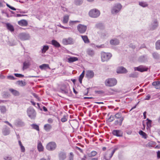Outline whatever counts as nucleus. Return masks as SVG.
<instances>
[{"label": "nucleus", "mask_w": 160, "mask_h": 160, "mask_svg": "<svg viewBox=\"0 0 160 160\" xmlns=\"http://www.w3.org/2000/svg\"><path fill=\"white\" fill-rule=\"evenodd\" d=\"M27 114L31 119H34L36 116V113L35 110L31 107H29L27 110Z\"/></svg>", "instance_id": "1"}, {"label": "nucleus", "mask_w": 160, "mask_h": 160, "mask_svg": "<svg viewBox=\"0 0 160 160\" xmlns=\"http://www.w3.org/2000/svg\"><path fill=\"white\" fill-rule=\"evenodd\" d=\"M101 60L102 62L108 61L112 57L110 53L102 52L101 53Z\"/></svg>", "instance_id": "2"}, {"label": "nucleus", "mask_w": 160, "mask_h": 160, "mask_svg": "<svg viewBox=\"0 0 160 160\" xmlns=\"http://www.w3.org/2000/svg\"><path fill=\"white\" fill-rule=\"evenodd\" d=\"M117 83V80L114 78H110L105 80V83L108 87H112L115 85Z\"/></svg>", "instance_id": "3"}, {"label": "nucleus", "mask_w": 160, "mask_h": 160, "mask_svg": "<svg viewBox=\"0 0 160 160\" xmlns=\"http://www.w3.org/2000/svg\"><path fill=\"white\" fill-rule=\"evenodd\" d=\"M122 6L120 4H115L112 8L111 13L112 14H116L121 10Z\"/></svg>", "instance_id": "4"}, {"label": "nucleus", "mask_w": 160, "mask_h": 160, "mask_svg": "<svg viewBox=\"0 0 160 160\" xmlns=\"http://www.w3.org/2000/svg\"><path fill=\"white\" fill-rule=\"evenodd\" d=\"M57 146V144L55 142H51L47 144L46 148L49 151H52L56 149Z\"/></svg>", "instance_id": "5"}, {"label": "nucleus", "mask_w": 160, "mask_h": 160, "mask_svg": "<svg viewBox=\"0 0 160 160\" xmlns=\"http://www.w3.org/2000/svg\"><path fill=\"white\" fill-rule=\"evenodd\" d=\"M59 160H65L67 158V153L64 151L59 152L58 153Z\"/></svg>", "instance_id": "6"}, {"label": "nucleus", "mask_w": 160, "mask_h": 160, "mask_svg": "<svg viewBox=\"0 0 160 160\" xmlns=\"http://www.w3.org/2000/svg\"><path fill=\"white\" fill-rule=\"evenodd\" d=\"M77 28L80 33L83 34L85 32L87 27L86 25L80 24L77 26Z\"/></svg>", "instance_id": "7"}, {"label": "nucleus", "mask_w": 160, "mask_h": 160, "mask_svg": "<svg viewBox=\"0 0 160 160\" xmlns=\"http://www.w3.org/2000/svg\"><path fill=\"white\" fill-rule=\"evenodd\" d=\"M18 37L22 41L27 40L30 38V36L29 34L24 32L20 33Z\"/></svg>", "instance_id": "8"}, {"label": "nucleus", "mask_w": 160, "mask_h": 160, "mask_svg": "<svg viewBox=\"0 0 160 160\" xmlns=\"http://www.w3.org/2000/svg\"><path fill=\"white\" fill-rule=\"evenodd\" d=\"M100 12L98 10L94 9L91 10V17L97 18L99 16Z\"/></svg>", "instance_id": "9"}, {"label": "nucleus", "mask_w": 160, "mask_h": 160, "mask_svg": "<svg viewBox=\"0 0 160 160\" xmlns=\"http://www.w3.org/2000/svg\"><path fill=\"white\" fill-rule=\"evenodd\" d=\"M62 42L64 45H65L72 44L73 43V39L71 37L63 38L62 40Z\"/></svg>", "instance_id": "10"}, {"label": "nucleus", "mask_w": 160, "mask_h": 160, "mask_svg": "<svg viewBox=\"0 0 160 160\" xmlns=\"http://www.w3.org/2000/svg\"><path fill=\"white\" fill-rule=\"evenodd\" d=\"M148 68L144 66H140L138 67L134 68V70L135 71H138L141 72H142L144 71H146L148 70Z\"/></svg>", "instance_id": "11"}, {"label": "nucleus", "mask_w": 160, "mask_h": 160, "mask_svg": "<svg viewBox=\"0 0 160 160\" xmlns=\"http://www.w3.org/2000/svg\"><path fill=\"white\" fill-rule=\"evenodd\" d=\"M2 132L4 136L8 135L10 133V129L6 125H4L2 129Z\"/></svg>", "instance_id": "12"}, {"label": "nucleus", "mask_w": 160, "mask_h": 160, "mask_svg": "<svg viewBox=\"0 0 160 160\" xmlns=\"http://www.w3.org/2000/svg\"><path fill=\"white\" fill-rule=\"evenodd\" d=\"M112 133L113 135L117 137H122L123 135L122 132L120 130H114L112 132Z\"/></svg>", "instance_id": "13"}, {"label": "nucleus", "mask_w": 160, "mask_h": 160, "mask_svg": "<svg viewBox=\"0 0 160 160\" xmlns=\"http://www.w3.org/2000/svg\"><path fill=\"white\" fill-rule=\"evenodd\" d=\"M117 72L118 73H125L128 72V71L125 68L121 66L117 68Z\"/></svg>", "instance_id": "14"}, {"label": "nucleus", "mask_w": 160, "mask_h": 160, "mask_svg": "<svg viewBox=\"0 0 160 160\" xmlns=\"http://www.w3.org/2000/svg\"><path fill=\"white\" fill-rule=\"evenodd\" d=\"M158 26V23L156 20L152 21L151 25L150 26V29L153 30L156 29Z\"/></svg>", "instance_id": "15"}, {"label": "nucleus", "mask_w": 160, "mask_h": 160, "mask_svg": "<svg viewBox=\"0 0 160 160\" xmlns=\"http://www.w3.org/2000/svg\"><path fill=\"white\" fill-rule=\"evenodd\" d=\"M16 125L18 127H22L25 125V123L21 120L18 119L15 122Z\"/></svg>", "instance_id": "16"}, {"label": "nucleus", "mask_w": 160, "mask_h": 160, "mask_svg": "<svg viewBox=\"0 0 160 160\" xmlns=\"http://www.w3.org/2000/svg\"><path fill=\"white\" fill-rule=\"evenodd\" d=\"M118 149V148H114L113 151H112L111 153L109 154V155L108 156H105L104 157V158L106 159V160H110L112 157L115 151H116Z\"/></svg>", "instance_id": "17"}, {"label": "nucleus", "mask_w": 160, "mask_h": 160, "mask_svg": "<svg viewBox=\"0 0 160 160\" xmlns=\"http://www.w3.org/2000/svg\"><path fill=\"white\" fill-rule=\"evenodd\" d=\"M18 24L22 26H26L28 24L27 21L24 19L21 20L18 22Z\"/></svg>", "instance_id": "18"}, {"label": "nucleus", "mask_w": 160, "mask_h": 160, "mask_svg": "<svg viewBox=\"0 0 160 160\" xmlns=\"http://www.w3.org/2000/svg\"><path fill=\"white\" fill-rule=\"evenodd\" d=\"M110 44L112 45H117L119 43V40L116 38L111 39L110 42Z\"/></svg>", "instance_id": "19"}, {"label": "nucleus", "mask_w": 160, "mask_h": 160, "mask_svg": "<svg viewBox=\"0 0 160 160\" xmlns=\"http://www.w3.org/2000/svg\"><path fill=\"white\" fill-rule=\"evenodd\" d=\"M37 148L39 152H43L44 150V147L41 142L38 141L37 145Z\"/></svg>", "instance_id": "20"}, {"label": "nucleus", "mask_w": 160, "mask_h": 160, "mask_svg": "<svg viewBox=\"0 0 160 160\" xmlns=\"http://www.w3.org/2000/svg\"><path fill=\"white\" fill-rule=\"evenodd\" d=\"M152 85L155 86V88L156 89H160V81H159L153 82L152 83Z\"/></svg>", "instance_id": "21"}, {"label": "nucleus", "mask_w": 160, "mask_h": 160, "mask_svg": "<svg viewBox=\"0 0 160 160\" xmlns=\"http://www.w3.org/2000/svg\"><path fill=\"white\" fill-rule=\"evenodd\" d=\"M52 128V126L51 125L49 124H45L44 126V129L48 132H49Z\"/></svg>", "instance_id": "22"}, {"label": "nucleus", "mask_w": 160, "mask_h": 160, "mask_svg": "<svg viewBox=\"0 0 160 160\" xmlns=\"http://www.w3.org/2000/svg\"><path fill=\"white\" fill-rule=\"evenodd\" d=\"M0 111L2 114H5L7 111L6 107L4 105H0Z\"/></svg>", "instance_id": "23"}, {"label": "nucleus", "mask_w": 160, "mask_h": 160, "mask_svg": "<svg viewBox=\"0 0 160 160\" xmlns=\"http://www.w3.org/2000/svg\"><path fill=\"white\" fill-rule=\"evenodd\" d=\"M30 65V62H24L23 63V66L22 68V70L24 71L25 69H26L29 68Z\"/></svg>", "instance_id": "24"}, {"label": "nucleus", "mask_w": 160, "mask_h": 160, "mask_svg": "<svg viewBox=\"0 0 160 160\" xmlns=\"http://www.w3.org/2000/svg\"><path fill=\"white\" fill-rule=\"evenodd\" d=\"M51 44L57 48H59L61 46L59 43L55 40H52V41Z\"/></svg>", "instance_id": "25"}, {"label": "nucleus", "mask_w": 160, "mask_h": 160, "mask_svg": "<svg viewBox=\"0 0 160 160\" xmlns=\"http://www.w3.org/2000/svg\"><path fill=\"white\" fill-rule=\"evenodd\" d=\"M78 60V58L76 57H71L68 58V62L69 63L73 62Z\"/></svg>", "instance_id": "26"}, {"label": "nucleus", "mask_w": 160, "mask_h": 160, "mask_svg": "<svg viewBox=\"0 0 160 160\" xmlns=\"http://www.w3.org/2000/svg\"><path fill=\"white\" fill-rule=\"evenodd\" d=\"M124 117H122L119 119V120H116L115 121L114 124L115 125H119V126H121L122 125V122L124 120Z\"/></svg>", "instance_id": "27"}, {"label": "nucleus", "mask_w": 160, "mask_h": 160, "mask_svg": "<svg viewBox=\"0 0 160 160\" xmlns=\"http://www.w3.org/2000/svg\"><path fill=\"white\" fill-rule=\"evenodd\" d=\"M9 91L15 96H18L19 95V92L16 90L13 89L12 88H10L9 89Z\"/></svg>", "instance_id": "28"}, {"label": "nucleus", "mask_w": 160, "mask_h": 160, "mask_svg": "<svg viewBox=\"0 0 160 160\" xmlns=\"http://www.w3.org/2000/svg\"><path fill=\"white\" fill-rule=\"evenodd\" d=\"M6 25L7 28L8 30L11 32L14 31V29L12 25L9 23H6Z\"/></svg>", "instance_id": "29"}, {"label": "nucleus", "mask_w": 160, "mask_h": 160, "mask_svg": "<svg viewBox=\"0 0 160 160\" xmlns=\"http://www.w3.org/2000/svg\"><path fill=\"white\" fill-rule=\"evenodd\" d=\"M96 27L99 29H103L104 28V26L102 23H99L96 24Z\"/></svg>", "instance_id": "30"}, {"label": "nucleus", "mask_w": 160, "mask_h": 160, "mask_svg": "<svg viewBox=\"0 0 160 160\" xmlns=\"http://www.w3.org/2000/svg\"><path fill=\"white\" fill-rule=\"evenodd\" d=\"M138 76V73L137 72H134L131 74L129 75V78H136Z\"/></svg>", "instance_id": "31"}, {"label": "nucleus", "mask_w": 160, "mask_h": 160, "mask_svg": "<svg viewBox=\"0 0 160 160\" xmlns=\"http://www.w3.org/2000/svg\"><path fill=\"white\" fill-rule=\"evenodd\" d=\"M69 16L68 15H65L63 18L62 22L63 23H67L69 20Z\"/></svg>", "instance_id": "32"}, {"label": "nucleus", "mask_w": 160, "mask_h": 160, "mask_svg": "<svg viewBox=\"0 0 160 160\" xmlns=\"http://www.w3.org/2000/svg\"><path fill=\"white\" fill-rule=\"evenodd\" d=\"M32 128L38 131H39V128L38 125L36 124H32L31 125Z\"/></svg>", "instance_id": "33"}, {"label": "nucleus", "mask_w": 160, "mask_h": 160, "mask_svg": "<svg viewBox=\"0 0 160 160\" xmlns=\"http://www.w3.org/2000/svg\"><path fill=\"white\" fill-rule=\"evenodd\" d=\"M81 37L85 43H88L89 42V40L87 36H81Z\"/></svg>", "instance_id": "34"}, {"label": "nucleus", "mask_w": 160, "mask_h": 160, "mask_svg": "<svg viewBox=\"0 0 160 160\" xmlns=\"http://www.w3.org/2000/svg\"><path fill=\"white\" fill-rule=\"evenodd\" d=\"M39 68L42 70L45 69L46 68H49L48 64H43L42 65L39 66Z\"/></svg>", "instance_id": "35"}, {"label": "nucleus", "mask_w": 160, "mask_h": 160, "mask_svg": "<svg viewBox=\"0 0 160 160\" xmlns=\"http://www.w3.org/2000/svg\"><path fill=\"white\" fill-rule=\"evenodd\" d=\"M147 129H149L151 126L152 121L149 120L148 118L147 119Z\"/></svg>", "instance_id": "36"}, {"label": "nucleus", "mask_w": 160, "mask_h": 160, "mask_svg": "<svg viewBox=\"0 0 160 160\" xmlns=\"http://www.w3.org/2000/svg\"><path fill=\"white\" fill-rule=\"evenodd\" d=\"M49 49V47L48 45H44L43 46L42 49V53H45Z\"/></svg>", "instance_id": "37"}, {"label": "nucleus", "mask_w": 160, "mask_h": 160, "mask_svg": "<svg viewBox=\"0 0 160 160\" xmlns=\"http://www.w3.org/2000/svg\"><path fill=\"white\" fill-rule=\"evenodd\" d=\"M85 74V71L84 70L83 71L82 74L80 75L79 78V81L80 83H82V79L84 76Z\"/></svg>", "instance_id": "38"}, {"label": "nucleus", "mask_w": 160, "mask_h": 160, "mask_svg": "<svg viewBox=\"0 0 160 160\" xmlns=\"http://www.w3.org/2000/svg\"><path fill=\"white\" fill-rule=\"evenodd\" d=\"M83 1V0H74L75 4L77 6L82 4Z\"/></svg>", "instance_id": "39"}, {"label": "nucleus", "mask_w": 160, "mask_h": 160, "mask_svg": "<svg viewBox=\"0 0 160 160\" xmlns=\"http://www.w3.org/2000/svg\"><path fill=\"white\" fill-rule=\"evenodd\" d=\"M139 134L141 136H142V137L144 138H146L147 137V134L142 131V130H140L139 132Z\"/></svg>", "instance_id": "40"}, {"label": "nucleus", "mask_w": 160, "mask_h": 160, "mask_svg": "<svg viewBox=\"0 0 160 160\" xmlns=\"http://www.w3.org/2000/svg\"><path fill=\"white\" fill-rule=\"evenodd\" d=\"M80 22L79 21H70L69 22V25L70 26H72V25L75 24L76 23Z\"/></svg>", "instance_id": "41"}, {"label": "nucleus", "mask_w": 160, "mask_h": 160, "mask_svg": "<svg viewBox=\"0 0 160 160\" xmlns=\"http://www.w3.org/2000/svg\"><path fill=\"white\" fill-rule=\"evenodd\" d=\"M3 158L4 160H12V158L9 155H6L4 156Z\"/></svg>", "instance_id": "42"}, {"label": "nucleus", "mask_w": 160, "mask_h": 160, "mask_svg": "<svg viewBox=\"0 0 160 160\" xmlns=\"http://www.w3.org/2000/svg\"><path fill=\"white\" fill-rule=\"evenodd\" d=\"M139 5L143 7H146L148 6V4L146 2H140Z\"/></svg>", "instance_id": "43"}, {"label": "nucleus", "mask_w": 160, "mask_h": 160, "mask_svg": "<svg viewBox=\"0 0 160 160\" xmlns=\"http://www.w3.org/2000/svg\"><path fill=\"white\" fill-rule=\"evenodd\" d=\"M155 45L156 49H160V40H158L156 42Z\"/></svg>", "instance_id": "44"}, {"label": "nucleus", "mask_w": 160, "mask_h": 160, "mask_svg": "<svg viewBox=\"0 0 160 160\" xmlns=\"http://www.w3.org/2000/svg\"><path fill=\"white\" fill-rule=\"evenodd\" d=\"M74 154L72 152H70L67 160H73Z\"/></svg>", "instance_id": "45"}, {"label": "nucleus", "mask_w": 160, "mask_h": 160, "mask_svg": "<svg viewBox=\"0 0 160 160\" xmlns=\"http://www.w3.org/2000/svg\"><path fill=\"white\" fill-rule=\"evenodd\" d=\"M146 59V56H142L139 58V61L140 62H144L145 61Z\"/></svg>", "instance_id": "46"}, {"label": "nucleus", "mask_w": 160, "mask_h": 160, "mask_svg": "<svg viewBox=\"0 0 160 160\" xmlns=\"http://www.w3.org/2000/svg\"><path fill=\"white\" fill-rule=\"evenodd\" d=\"M88 152V151H87V153L88 155V156H85L84 158H83L82 159V160H89L90 156Z\"/></svg>", "instance_id": "47"}, {"label": "nucleus", "mask_w": 160, "mask_h": 160, "mask_svg": "<svg viewBox=\"0 0 160 160\" xmlns=\"http://www.w3.org/2000/svg\"><path fill=\"white\" fill-rule=\"evenodd\" d=\"M152 56L153 58L155 59H158L159 58V54L157 52H154L152 53Z\"/></svg>", "instance_id": "48"}, {"label": "nucleus", "mask_w": 160, "mask_h": 160, "mask_svg": "<svg viewBox=\"0 0 160 160\" xmlns=\"http://www.w3.org/2000/svg\"><path fill=\"white\" fill-rule=\"evenodd\" d=\"M114 117L116 118H119L120 119L121 118H122V114L121 112H118L114 116Z\"/></svg>", "instance_id": "49"}, {"label": "nucleus", "mask_w": 160, "mask_h": 160, "mask_svg": "<svg viewBox=\"0 0 160 160\" xmlns=\"http://www.w3.org/2000/svg\"><path fill=\"white\" fill-rule=\"evenodd\" d=\"M18 84L21 86H24L26 85V83L24 81H23L22 80L18 81Z\"/></svg>", "instance_id": "50"}, {"label": "nucleus", "mask_w": 160, "mask_h": 160, "mask_svg": "<svg viewBox=\"0 0 160 160\" xmlns=\"http://www.w3.org/2000/svg\"><path fill=\"white\" fill-rule=\"evenodd\" d=\"M60 90L61 92L65 94H67L68 93V90L66 88L64 89H61Z\"/></svg>", "instance_id": "51"}, {"label": "nucleus", "mask_w": 160, "mask_h": 160, "mask_svg": "<svg viewBox=\"0 0 160 160\" xmlns=\"http://www.w3.org/2000/svg\"><path fill=\"white\" fill-rule=\"evenodd\" d=\"M155 143V142H154L150 141L149 142L147 145V147H152L153 145H154Z\"/></svg>", "instance_id": "52"}, {"label": "nucleus", "mask_w": 160, "mask_h": 160, "mask_svg": "<svg viewBox=\"0 0 160 160\" xmlns=\"http://www.w3.org/2000/svg\"><path fill=\"white\" fill-rule=\"evenodd\" d=\"M85 77L89 79L90 78V70H88L86 72Z\"/></svg>", "instance_id": "53"}, {"label": "nucleus", "mask_w": 160, "mask_h": 160, "mask_svg": "<svg viewBox=\"0 0 160 160\" xmlns=\"http://www.w3.org/2000/svg\"><path fill=\"white\" fill-rule=\"evenodd\" d=\"M115 91L112 88H110L108 90V93L109 95H112L114 94V92Z\"/></svg>", "instance_id": "54"}, {"label": "nucleus", "mask_w": 160, "mask_h": 160, "mask_svg": "<svg viewBox=\"0 0 160 160\" xmlns=\"http://www.w3.org/2000/svg\"><path fill=\"white\" fill-rule=\"evenodd\" d=\"M67 120V119L66 118L65 115L63 116V118H62L61 119V121L62 122H66Z\"/></svg>", "instance_id": "55"}, {"label": "nucleus", "mask_w": 160, "mask_h": 160, "mask_svg": "<svg viewBox=\"0 0 160 160\" xmlns=\"http://www.w3.org/2000/svg\"><path fill=\"white\" fill-rule=\"evenodd\" d=\"M95 92L96 93L98 94H104V92L102 90L95 91Z\"/></svg>", "instance_id": "56"}, {"label": "nucleus", "mask_w": 160, "mask_h": 160, "mask_svg": "<svg viewBox=\"0 0 160 160\" xmlns=\"http://www.w3.org/2000/svg\"><path fill=\"white\" fill-rule=\"evenodd\" d=\"M14 75L17 77L22 78L24 77V76L21 74L14 73Z\"/></svg>", "instance_id": "57"}, {"label": "nucleus", "mask_w": 160, "mask_h": 160, "mask_svg": "<svg viewBox=\"0 0 160 160\" xmlns=\"http://www.w3.org/2000/svg\"><path fill=\"white\" fill-rule=\"evenodd\" d=\"M7 78L9 79L13 80L15 79V78L12 75H9L7 77Z\"/></svg>", "instance_id": "58"}, {"label": "nucleus", "mask_w": 160, "mask_h": 160, "mask_svg": "<svg viewBox=\"0 0 160 160\" xmlns=\"http://www.w3.org/2000/svg\"><path fill=\"white\" fill-rule=\"evenodd\" d=\"M6 5L8 8H9L13 10H16L17 9L14 7L11 6L10 5H9V4L8 3H6Z\"/></svg>", "instance_id": "59"}, {"label": "nucleus", "mask_w": 160, "mask_h": 160, "mask_svg": "<svg viewBox=\"0 0 160 160\" xmlns=\"http://www.w3.org/2000/svg\"><path fill=\"white\" fill-rule=\"evenodd\" d=\"M58 26L61 27V28H62L64 29H69L70 28H69V27H64V26L62 25L60 23H59V24L58 25Z\"/></svg>", "instance_id": "60"}, {"label": "nucleus", "mask_w": 160, "mask_h": 160, "mask_svg": "<svg viewBox=\"0 0 160 160\" xmlns=\"http://www.w3.org/2000/svg\"><path fill=\"white\" fill-rule=\"evenodd\" d=\"M16 10H17L16 12L17 13H27V12H25V11H21V10H20L19 9H17Z\"/></svg>", "instance_id": "61"}, {"label": "nucleus", "mask_w": 160, "mask_h": 160, "mask_svg": "<svg viewBox=\"0 0 160 160\" xmlns=\"http://www.w3.org/2000/svg\"><path fill=\"white\" fill-rule=\"evenodd\" d=\"M96 154V152L95 151H92L91 152V157L94 156Z\"/></svg>", "instance_id": "62"}, {"label": "nucleus", "mask_w": 160, "mask_h": 160, "mask_svg": "<svg viewBox=\"0 0 160 160\" xmlns=\"http://www.w3.org/2000/svg\"><path fill=\"white\" fill-rule=\"evenodd\" d=\"M21 151L22 152H24L25 151V147L23 146V145L20 146Z\"/></svg>", "instance_id": "63"}, {"label": "nucleus", "mask_w": 160, "mask_h": 160, "mask_svg": "<svg viewBox=\"0 0 160 160\" xmlns=\"http://www.w3.org/2000/svg\"><path fill=\"white\" fill-rule=\"evenodd\" d=\"M151 98V96L149 94H148L146 96L144 99L145 100H149Z\"/></svg>", "instance_id": "64"}]
</instances>
